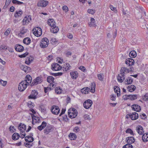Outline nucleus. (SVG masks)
<instances>
[{
	"label": "nucleus",
	"instance_id": "nucleus-1",
	"mask_svg": "<svg viewBox=\"0 0 148 148\" xmlns=\"http://www.w3.org/2000/svg\"><path fill=\"white\" fill-rule=\"evenodd\" d=\"M131 68L127 69L125 67H122L120 70V73L118 75L117 78L118 81L120 83L122 82L125 78V73H129L130 71H132Z\"/></svg>",
	"mask_w": 148,
	"mask_h": 148
},
{
	"label": "nucleus",
	"instance_id": "nucleus-2",
	"mask_svg": "<svg viewBox=\"0 0 148 148\" xmlns=\"http://www.w3.org/2000/svg\"><path fill=\"white\" fill-rule=\"evenodd\" d=\"M77 114V110L74 108H71L68 111V115L71 119L75 118Z\"/></svg>",
	"mask_w": 148,
	"mask_h": 148
},
{
	"label": "nucleus",
	"instance_id": "nucleus-3",
	"mask_svg": "<svg viewBox=\"0 0 148 148\" xmlns=\"http://www.w3.org/2000/svg\"><path fill=\"white\" fill-rule=\"evenodd\" d=\"M34 34L37 37L40 36L42 34V29L39 27L34 28L33 30Z\"/></svg>",
	"mask_w": 148,
	"mask_h": 148
},
{
	"label": "nucleus",
	"instance_id": "nucleus-4",
	"mask_svg": "<svg viewBox=\"0 0 148 148\" xmlns=\"http://www.w3.org/2000/svg\"><path fill=\"white\" fill-rule=\"evenodd\" d=\"M27 84L24 83L22 81L19 83L18 86V89L21 92L23 91L27 88Z\"/></svg>",
	"mask_w": 148,
	"mask_h": 148
},
{
	"label": "nucleus",
	"instance_id": "nucleus-5",
	"mask_svg": "<svg viewBox=\"0 0 148 148\" xmlns=\"http://www.w3.org/2000/svg\"><path fill=\"white\" fill-rule=\"evenodd\" d=\"M92 104V101L90 99L86 100L83 103L84 108L86 109L89 108Z\"/></svg>",
	"mask_w": 148,
	"mask_h": 148
},
{
	"label": "nucleus",
	"instance_id": "nucleus-6",
	"mask_svg": "<svg viewBox=\"0 0 148 148\" xmlns=\"http://www.w3.org/2000/svg\"><path fill=\"white\" fill-rule=\"evenodd\" d=\"M129 116V117L132 120H135L137 119L138 117V115L136 112H132V114H127L126 116V117L127 118Z\"/></svg>",
	"mask_w": 148,
	"mask_h": 148
},
{
	"label": "nucleus",
	"instance_id": "nucleus-7",
	"mask_svg": "<svg viewBox=\"0 0 148 148\" xmlns=\"http://www.w3.org/2000/svg\"><path fill=\"white\" fill-rule=\"evenodd\" d=\"M51 110L52 113L55 115L58 114L60 111L59 107L56 106H53L51 107Z\"/></svg>",
	"mask_w": 148,
	"mask_h": 148
},
{
	"label": "nucleus",
	"instance_id": "nucleus-8",
	"mask_svg": "<svg viewBox=\"0 0 148 148\" xmlns=\"http://www.w3.org/2000/svg\"><path fill=\"white\" fill-rule=\"evenodd\" d=\"M49 44V41L48 39L47 38H42L40 43V46H48Z\"/></svg>",
	"mask_w": 148,
	"mask_h": 148
},
{
	"label": "nucleus",
	"instance_id": "nucleus-9",
	"mask_svg": "<svg viewBox=\"0 0 148 148\" xmlns=\"http://www.w3.org/2000/svg\"><path fill=\"white\" fill-rule=\"evenodd\" d=\"M51 69L54 71H58L60 70L62 68L61 66L57 63H54L51 65Z\"/></svg>",
	"mask_w": 148,
	"mask_h": 148
},
{
	"label": "nucleus",
	"instance_id": "nucleus-10",
	"mask_svg": "<svg viewBox=\"0 0 148 148\" xmlns=\"http://www.w3.org/2000/svg\"><path fill=\"white\" fill-rule=\"evenodd\" d=\"M48 3V1L44 0H40L38 1L37 6L38 7H44L47 6Z\"/></svg>",
	"mask_w": 148,
	"mask_h": 148
},
{
	"label": "nucleus",
	"instance_id": "nucleus-11",
	"mask_svg": "<svg viewBox=\"0 0 148 148\" xmlns=\"http://www.w3.org/2000/svg\"><path fill=\"white\" fill-rule=\"evenodd\" d=\"M38 95V92L37 91L35 90H32L31 95L28 97V98L29 99H35L37 98V96Z\"/></svg>",
	"mask_w": 148,
	"mask_h": 148
},
{
	"label": "nucleus",
	"instance_id": "nucleus-12",
	"mask_svg": "<svg viewBox=\"0 0 148 148\" xmlns=\"http://www.w3.org/2000/svg\"><path fill=\"white\" fill-rule=\"evenodd\" d=\"M31 21V16H29L28 17L25 16L24 17L22 21V23L23 25H28Z\"/></svg>",
	"mask_w": 148,
	"mask_h": 148
},
{
	"label": "nucleus",
	"instance_id": "nucleus-13",
	"mask_svg": "<svg viewBox=\"0 0 148 148\" xmlns=\"http://www.w3.org/2000/svg\"><path fill=\"white\" fill-rule=\"evenodd\" d=\"M53 128L51 125H48L44 130V133L46 134H49L50 132L53 131Z\"/></svg>",
	"mask_w": 148,
	"mask_h": 148
},
{
	"label": "nucleus",
	"instance_id": "nucleus-14",
	"mask_svg": "<svg viewBox=\"0 0 148 148\" xmlns=\"http://www.w3.org/2000/svg\"><path fill=\"white\" fill-rule=\"evenodd\" d=\"M31 116L32 118V124L34 125V122L35 123H39L40 122V118L39 117H36L34 114H31Z\"/></svg>",
	"mask_w": 148,
	"mask_h": 148
},
{
	"label": "nucleus",
	"instance_id": "nucleus-15",
	"mask_svg": "<svg viewBox=\"0 0 148 148\" xmlns=\"http://www.w3.org/2000/svg\"><path fill=\"white\" fill-rule=\"evenodd\" d=\"M125 140L127 143L130 144L134 143L135 141L134 138L132 136L127 137Z\"/></svg>",
	"mask_w": 148,
	"mask_h": 148
},
{
	"label": "nucleus",
	"instance_id": "nucleus-16",
	"mask_svg": "<svg viewBox=\"0 0 148 148\" xmlns=\"http://www.w3.org/2000/svg\"><path fill=\"white\" fill-rule=\"evenodd\" d=\"M134 60L132 58H128L125 61V64L129 66L133 65L134 63Z\"/></svg>",
	"mask_w": 148,
	"mask_h": 148
},
{
	"label": "nucleus",
	"instance_id": "nucleus-17",
	"mask_svg": "<svg viewBox=\"0 0 148 148\" xmlns=\"http://www.w3.org/2000/svg\"><path fill=\"white\" fill-rule=\"evenodd\" d=\"M24 83L27 84V85L30 83L32 81V77L29 75H27L25 77V80L23 81Z\"/></svg>",
	"mask_w": 148,
	"mask_h": 148
},
{
	"label": "nucleus",
	"instance_id": "nucleus-18",
	"mask_svg": "<svg viewBox=\"0 0 148 148\" xmlns=\"http://www.w3.org/2000/svg\"><path fill=\"white\" fill-rule=\"evenodd\" d=\"M132 109L137 112H140L141 109L140 107L137 104H133L131 106Z\"/></svg>",
	"mask_w": 148,
	"mask_h": 148
},
{
	"label": "nucleus",
	"instance_id": "nucleus-19",
	"mask_svg": "<svg viewBox=\"0 0 148 148\" xmlns=\"http://www.w3.org/2000/svg\"><path fill=\"white\" fill-rule=\"evenodd\" d=\"M48 24L51 27H52V26H55L56 25V23L54 20L52 18H49L47 21Z\"/></svg>",
	"mask_w": 148,
	"mask_h": 148
},
{
	"label": "nucleus",
	"instance_id": "nucleus-20",
	"mask_svg": "<svg viewBox=\"0 0 148 148\" xmlns=\"http://www.w3.org/2000/svg\"><path fill=\"white\" fill-rule=\"evenodd\" d=\"M137 131L140 135H142L144 132L142 126L140 125L138 126L136 128Z\"/></svg>",
	"mask_w": 148,
	"mask_h": 148
},
{
	"label": "nucleus",
	"instance_id": "nucleus-21",
	"mask_svg": "<svg viewBox=\"0 0 148 148\" xmlns=\"http://www.w3.org/2000/svg\"><path fill=\"white\" fill-rule=\"evenodd\" d=\"M133 79L131 77H128L126 80L125 81V84L127 85H128L132 83Z\"/></svg>",
	"mask_w": 148,
	"mask_h": 148
},
{
	"label": "nucleus",
	"instance_id": "nucleus-22",
	"mask_svg": "<svg viewBox=\"0 0 148 148\" xmlns=\"http://www.w3.org/2000/svg\"><path fill=\"white\" fill-rule=\"evenodd\" d=\"M71 78L73 79H76L78 77V73L76 71L71 72L70 73Z\"/></svg>",
	"mask_w": 148,
	"mask_h": 148
},
{
	"label": "nucleus",
	"instance_id": "nucleus-23",
	"mask_svg": "<svg viewBox=\"0 0 148 148\" xmlns=\"http://www.w3.org/2000/svg\"><path fill=\"white\" fill-rule=\"evenodd\" d=\"M25 140L28 143H31L33 142L34 140L33 138L29 136H27L25 137Z\"/></svg>",
	"mask_w": 148,
	"mask_h": 148
},
{
	"label": "nucleus",
	"instance_id": "nucleus-24",
	"mask_svg": "<svg viewBox=\"0 0 148 148\" xmlns=\"http://www.w3.org/2000/svg\"><path fill=\"white\" fill-rule=\"evenodd\" d=\"M88 25L90 27H95L96 25L95 19L93 18H91L90 19V22L88 23Z\"/></svg>",
	"mask_w": 148,
	"mask_h": 148
},
{
	"label": "nucleus",
	"instance_id": "nucleus-25",
	"mask_svg": "<svg viewBox=\"0 0 148 148\" xmlns=\"http://www.w3.org/2000/svg\"><path fill=\"white\" fill-rule=\"evenodd\" d=\"M47 125V123L46 122L43 121L42 122V124L38 126L37 128L40 131H41Z\"/></svg>",
	"mask_w": 148,
	"mask_h": 148
},
{
	"label": "nucleus",
	"instance_id": "nucleus-26",
	"mask_svg": "<svg viewBox=\"0 0 148 148\" xmlns=\"http://www.w3.org/2000/svg\"><path fill=\"white\" fill-rule=\"evenodd\" d=\"M18 129L21 132L24 131L26 130V125L24 124L20 123L18 126Z\"/></svg>",
	"mask_w": 148,
	"mask_h": 148
},
{
	"label": "nucleus",
	"instance_id": "nucleus-27",
	"mask_svg": "<svg viewBox=\"0 0 148 148\" xmlns=\"http://www.w3.org/2000/svg\"><path fill=\"white\" fill-rule=\"evenodd\" d=\"M52 28L51 29V32L53 33H57L59 30V29L58 27H56V26H52Z\"/></svg>",
	"mask_w": 148,
	"mask_h": 148
},
{
	"label": "nucleus",
	"instance_id": "nucleus-28",
	"mask_svg": "<svg viewBox=\"0 0 148 148\" xmlns=\"http://www.w3.org/2000/svg\"><path fill=\"white\" fill-rule=\"evenodd\" d=\"M114 90L115 92L117 93V95L118 97L120 95V89L117 86H115L114 87Z\"/></svg>",
	"mask_w": 148,
	"mask_h": 148
},
{
	"label": "nucleus",
	"instance_id": "nucleus-29",
	"mask_svg": "<svg viewBox=\"0 0 148 148\" xmlns=\"http://www.w3.org/2000/svg\"><path fill=\"white\" fill-rule=\"evenodd\" d=\"M112 33V35H113L112 38H115V37H116V34H117L116 30V31L114 33H113L111 32H110V33H108L107 34V37L109 38H112L111 34Z\"/></svg>",
	"mask_w": 148,
	"mask_h": 148
},
{
	"label": "nucleus",
	"instance_id": "nucleus-30",
	"mask_svg": "<svg viewBox=\"0 0 148 148\" xmlns=\"http://www.w3.org/2000/svg\"><path fill=\"white\" fill-rule=\"evenodd\" d=\"M142 140L144 142H147L148 141V134L145 133L142 136Z\"/></svg>",
	"mask_w": 148,
	"mask_h": 148
},
{
	"label": "nucleus",
	"instance_id": "nucleus-31",
	"mask_svg": "<svg viewBox=\"0 0 148 148\" xmlns=\"http://www.w3.org/2000/svg\"><path fill=\"white\" fill-rule=\"evenodd\" d=\"M90 88L88 87L84 88L81 90V92L84 94H87L88 93L89 90H90Z\"/></svg>",
	"mask_w": 148,
	"mask_h": 148
},
{
	"label": "nucleus",
	"instance_id": "nucleus-32",
	"mask_svg": "<svg viewBox=\"0 0 148 148\" xmlns=\"http://www.w3.org/2000/svg\"><path fill=\"white\" fill-rule=\"evenodd\" d=\"M31 40L30 38L28 37H27L23 40V42L26 45H28L31 42Z\"/></svg>",
	"mask_w": 148,
	"mask_h": 148
},
{
	"label": "nucleus",
	"instance_id": "nucleus-33",
	"mask_svg": "<svg viewBox=\"0 0 148 148\" xmlns=\"http://www.w3.org/2000/svg\"><path fill=\"white\" fill-rule=\"evenodd\" d=\"M20 137V135L18 133H15L13 134L12 138L14 140H16L18 139Z\"/></svg>",
	"mask_w": 148,
	"mask_h": 148
},
{
	"label": "nucleus",
	"instance_id": "nucleus-34",
	"mask_svg": "<svg viewBox=\"0 0 148 148\" xmlns=\"http://www.w3.org/2000/svg\"><path fill=\"white\" fill-rule=\"evenodd\" d=\"M54 78L53 76H48L47 79V81L50 83L51 82L54 83Z\"/></svg>",
	"mask_w": 148,
	"mask_h": 148
},
{
	"label": "nucleus",
	"instance_id": "nucleus-35",
	"mask_svg": "<svg viewBox=\"0 0 148 148\" xmlns=\"http://www.w3.org/2000/svg\"><path fill=\"white\" fill-rule=\"evenodd\" d=\"M127 89L129 92H132L134 91L136 89V87L134 85H131L127 87Z\"/></svg>",
	"mask_w": 148,
	"mask_h": 148
},
{
	"label": "nucleus",
	"instance_id": "nucleus-36",
	"mask_svg": "<svg viewBox=\"0 0 148 148\" xmlns=\"http://www.w3.org/2000/svg\"><path fill=\"white\" fill-rule=\"evenodd\" d=\"M22 14L23 12L21 10L18 11H16L14 14V16L16 17H19Z\"/></svg>",
	"mask_w": 148,
	"mask_h": 148
},
{
	"label": "nucleus",
	"instance_id": "nucleus-37",
	"mask_svg": "<svg viewBox=\"0 0 148 148\" xmlns=\"http://www.w3.org/2000/svg\"><path fill=\"white\" fill-rule=\"evenodd\" d=\"M69 136L70 139L71 140H74L76 138V134L73 133H71L69 135Z\"/></svg>",
	"mask_w": 148,
	"mask_h": 148
},
{
	"label": "nucleus",
	"instance_id": "nucleus-38",
	"mask_svg": "<svg viewBox=\"0 0 148 148\" xmlns=\"http://www.w3.org/2000/svg\"><path fill=\"white\" fill-rule=\"evenodd\" d=\"M90 91L92 93H94L95 91V84L94 82L91 84Z\"/></svg>",
	"mask_w": 148,
	"mask_h": 148
},
{
	"label": "nucleus",
	"instance_id": "nucleus-39",
	"mask_svg": "<svg viewBox=\"0 0 148 148\" xmlns=\"http://www.w3.org/2000/svg\"><path fill=\"white\" fill-rule=\"evenodd\" d=\"M137 95H129L128 97H129V99L131 100H134L136 99L137 98Z\"/></svg>",
	"mask_w": 148,
	"mask_h": 148
},
{
	"label": "nucleus",
	"instance_id": "nucleus-40",
	"mask_svg": "<svg viewBox=\"0 0 148 148\" xmlns=\"http://www.w3.org/2000/svg\"><path fill=\"white\" fill-rule=\"evenodd\" d=\"M129 55L130 57L135 58L136 56V52L134 51H132L130 52Z\"/></svg>",
	"mask_w": 148,
	"mask_h": 148
},
{
	"label": "nucleus",
	"instance_id": "nucleus-41",
	"mask_svg": "<svg viewBox=\"0 0 148 148\" xmlns=\"http://www.w3.org/2000/svg\"><path fill=\"white\" fill-rule=\"evenodd\" d=\"M15 50L19 52L23 51L24 50V47H14Z\"/></svg>",
	"mask_w": 148,
	"mask_h": 148
},
{
	"label": "nucleus",
	"instance_id": "nucleus-42",
	"mask_svg": "<svg viewBox=\"0 0 148 148\" xmlns=\"http://www.w3.org/2000/svg\"><path fill=\"white\" fill-rule=\"evenodd\" d=\"M65 66V69L66 71L69 70L71 68V64L68 62L66 63Z\"/></svg>",
	"mask_w": 148,
	"mask_h": 148
},
{
	"label": "nucleus",
	"instance_id": "nucleus-43",
	"mask_svg": "<svg viewBox=\"0 0 148 148\" xmlns=\"http://www.w3.org/2000/svg\"><path fill=\"white\" fill-rule=\"evenodd\" d=\"M27 105L30 108H33L34 106V104L31 101H28L27 103Z\"/></svg>",
	"mask_w": 148,
	"mask_h": 148
},
{
	"label": "nucleus",
	"instance_id": "nucleus-44",
	"mask_svg": "<svg viewBox=\"0 0 148 148\" xmlns=\"http://www.w3.org/2000/svg\"><path fill=\"white\" fill-rule=\"evenodd\" d=\"M41 110L42 112L45 113L46 111V110L45 107L43 105H40L39 108Z\"/></svg>",
	"mask_w": 148,
	"mask_h": 148
},
{
	"label": "nucleus",
	"instance_id": "nucleus-45",
	"mask_svg": "<svg viewBox=\"0 0 148 148\" xmlns=\"http://www.w3.org/2000/svg\"><path fill=\"white\" fill-rule=\"evenodd\" d=\"M62 91V90L60 87H57L55 89V92L58 94L61 93Z\"/></svg>",
	"mask_w": 148,
	"mask_h": 148
},
{
	"label": "nucleus",
	"instance_id": "nucleus-46",
	"mask_svg": "<svg viewBox=\"0 0 148 148\" xmlns=\"http://www.w3.org/2000/svg\"><path fill=\"white\" fill-rule=\"evenodd\" d=\"M125 132L126 133H130L131 135H134L133 131L130 128L127 129L125 131Z\"/></svg>",
	"mask_w": 148,
	"mask_h": 148
},
{
	"label": "nucleus",
	"instance_id": "nucleus-47",
	"mask_svg": "<svg viewBox=\"0 0 148 148\" xmlns=\"http://www.w3.org/2000/svg\"><path fill=\"white\" fill-rule=\"evenodd\" d=\"M98 79L100 81H103V74H99L97 75Z\"/></svg>",
	"mask_w": 148,
	"mask_h": 148
},
{
	"label": "nucleus",
	"instance_id": "nucleus-48",
	"mask_svg": "<svg viewBox=\"0 0 148 148\" xmlns=\"http://www.w3.org/2000/svg\"><path fill=\"white\" fill-rule=\"evenodd\" d=\"M123 148H133V147L132 145L127 143L124 145Z\"/></svg>",
	"mask_w": 148,
	"mask_h": 148
},
{
	"label": "nucleus",
	"instance_id": "nucleus-49",
	"mask_svg": "<svg viewBox=\"0 0 148 148\" xmlns=\"http://www.w3.org/2000/svg\"><path fill=\"white\" fill-rule=\"evenodd\" d=\"M139 117L142 119H145L147 117V116L144 114H141L139 115Z\"/></svg>",
	"mask_w": 148,
	"mask_h": 148
},
{
	"label": "nucleus",
	"instance_id": "nucleus-50",
	"mask_svg": "<svg viewBox=\"0 0 148 148\" xmlns=\"http://www.w3.org/2000/svg\"><path fill=\"white\" fill-rule=\"evenodd\" d=\"M7 83V82L4 81L1 79H0V84L2 85L3 86H5Z\"/></svg>",
	"mask_w": 148,
	"mask_h": 148
},
{
	"label": "nucleus",
	"instance_id": "nucleus-51",
	"mask_svg": "<svg viewBox=\"0 0 148 148\" xmlns=\"http://www.w3.org/2000/svg\"><path fill=\"white\" fill-rule=\"evenodd\" d=\"M27 29H26L25 28V27H23L21 30V34H24L27 32Z\"/></svg>",
	"mask_w": 148,
	"mask_h": 148
},
{
	"label": "nucleus",
	"instance_id": "nucleus-52",
	"mask_svg": "<svg viewBox=\"0 0 148 148\" xmlns=\"http://www.w3.org/2000/svg\"><path fill=\"white\" fill-rule=\"evenodd\" d=\"M87 12L89 14H93L95 13V10H94L88 9L87 10Z\"/></svg>",
	"mask_w": 148,
	"mask_h": 148
},
{
	"label": "nucleus",
	"instance_id": "nucleus-53",
	"mask_svg": "<svg viewBox=\"0 0 148 148\" xmlns=\"http://www.w3.org/2000/svg\"><path fill=\"white\" fill-rule=\"evenodd\" d=\"M73 131L75 133H77L80 131L79 127H76L73 129Z\"/></svg>",
	"mask_w": 148,
	"mask_h": 148
},
{
	"label": "nucleus",
	"instance_id": "nucleus-54",
	"mask_svg": "<svg viewBox=\"0 0 148 148\" xmlns=\"http://www.w3.org/2000/svg\"><path fill=\"white\" fill-rule=\"evenodd\" d=\"M28 53L26 52L23 54L19 55V57L21 58H24L27 55H28Z\"/></svg>",
	"mask_w": 148,
	"mask_h": 148
},
{
	"label": "nucleus",
	"instance_id": "nucleus-55",
	"mask_svg": "<svg viewBox=\"0 0 148 148\" xmlns=\"http://www.w3.org/2000/svg\"><path fill=\"white\" fill-rule=\"evenodd\" d=\"M11 29L10 28L8 29L6 32L4 33V34L5 35L8 36L10 33Z\"/></svg>",
	"mask_w": 148,
	"mask_h": 148
},
{
	"label": "nucleus",
	"instance_id": "nucleus-56",
	"mask_svg": "<svg viewBox=\"0 0 148 148\" xmlns=\"http://www.w3.org/2000/svg\"><path fill=\"white\" fill-rule=\"evenodd\" d=\"M84 117L85 119H88V120H90L91 119V118H90V116L88 114H85L84 116Z\"/></svg>",
	"mask_w": 148,
	"mask_h": 148
},
{
	"label": "nucleus",
	"instance_id": "nucleus-57",
	"mask_svg": "<svg viewBox=\"0 0 148 148\" xmlns=\"http://www.w3.org/2000/svg\"><path fill=\"white\" fill-rule=\"evenodd\" d=\"M38 84V83L37 82V80H36V79H35L32 82V83L31 84V85L32 86L33 85H37Z\"/></svg>",
	"mask_w": 148,
	"mask_h": 148
},
{
	"label": "nucleus",
	"instance_id": "nucleus-58",
	"mask_svg": "<svg viewBox=\"0 0 148 148\" xmlns=\"http://www.w3.org/2000/svg\"><path fill=\"white\" fill-rule=\"evenodd\" d=\"M36 80H37L38 84L40 83L42 81L41 78L40 77H37L36 78Z\"/></svg>",
	"mask_w": 148,
	"mask_h": 148
},
{
	"label": "nucleus",
	"instance_id": "nucleus-59",
	"mask_svg": "<svg viewBox=\"0 0 148 148\" xmlns=\"http://www.w3.org/2000/svg\"><path fill=\"white\" fill-rule=\"evenodd\" d=\"M123 98L125 100H127L128 99H129V97H128V95H124L123 96Z\"/></svg>",
	"mask_w": 148,
	"mask_h": 148
},
{
	"label": "nucleus",
	"instance_id": "nucleus-60",
	"mask_svg": "<svg viewBox=\"0 0 148 148\" xmlns=\"http://www.w3.org/2000/svg\"><path fill=\"white\" fill-rule=\"evenodd\" d=\"M63 10L65 11V12H67L68 11V8L66 5L62 7Z\"/></svg>",
	"mask_w": 148,
	"mask_h": 148
},
{
	"label": "nucleus",
	"instance_id": "nucleus-61",
	"mask_svg": "<svg viewBox=\"0 0 148 148\" xmlns=\"http://www.w3.org/2000/svg\"><path fill=\"white\" fill-rule=\"evenodd\" d=\"M26 66H24V65H22L21 66V69L22 70H23L25 72H27V68H25Z\"/></svg>",
	"mask_w": 148,
	"mask_h": 148
},
{
	"label": "nucleus",
	"instance_id": "nucleus-62",
	"mask_svg": "<svg viewBox=\"0 0 148 148\" xmlns=\"http://www.w3.org/2000/svg\"><path fill=\"white\" fill-rule=\"evenodd\" d=\"M110 99L112 101H115L116 99L115 95L112 94L110 97Z\"/></svg>",
	"mask_w": 148,
	"mask_h": 148
},
{
	"label": "nucleus",
	"instance_id": "nucleus-63",
	"mask_svg": "<svg viewBox=\"0 0 148 148\" xmlns=\"http://www.w3.org/2000/svg\"><path fill=\"white\" fill-rule=\"evenodd\" d=\"M79 69L84 72L85 71L86 69L84 66H81L79 67Z\"/></svg>",
	"mask_w": 148,
	"mask_h": 148
},
{
	"label": "nucleus",
	"instance_id": "nucleus-64",
	"mask_svg": "<svg viewBox=\"0 0 148 148\" xmlns=\"http://www.w3.org/2000/svg\"><path fill=\"white\" fill-rule=\"evenodd\" d=\"M144 99L145 101L148 100V94H146L144 96L143 98Z\"/></svg>",
	"mask_w": 148,
	"mask_h": 148
}]
</instances>
